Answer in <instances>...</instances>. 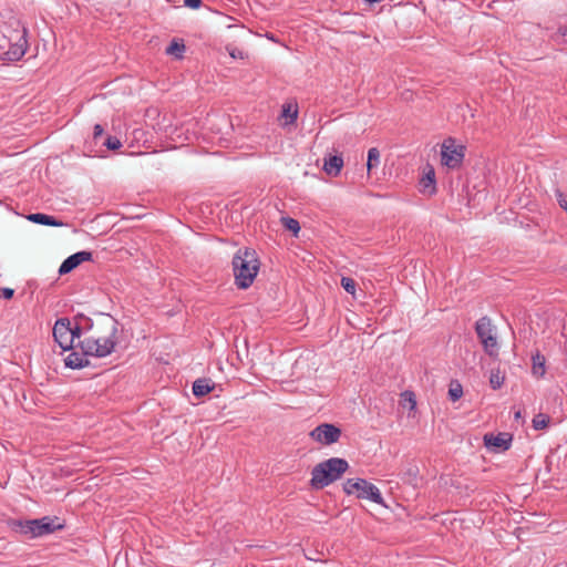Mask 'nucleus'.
Masks as SVG:
<instances>
[{"instance_id": "f257e3e1", "label": "nucleus", "mask_w": 567, "mask_h": 567, "mask_svg": "<svg viewBox=\"0 0 567 567\" xmlns=\"http://www.w3.org/2000/svg\"><path fill=\"white\" fill-rule=\"evenodd\" d=\"M118 322L106 315L99 324L95 334L79 341L80 350L96 358L111 354L117 343Z\"/></svg>"}, {"instance_id": "f03ea898", "label": "nucleus", "mask_w": 567, "mask_h": 567, "mask_svg": "<svg viewBox=\"0 0 567 567\" xmlns=\"http://www.w3.org/2000/svg\"><path fill=\"white\" fill-rule=\"evenodd\" d=\"M233 271L235 277V285L239 289H248L260 267V261L255 249L240 248L233 257Z\"/></svg>"}, {"instance_id": "7ed1b4c3", "label": "nucleus", "mask_w": 567, "mask_h": 567, "mask_svg": "<svg viewBox=\"0 0 567 567\" xmlns=\"http://www.w3.org/2000/svg\"><path fill=\"white\" fill-rule=\"evenodd\" d=\"M349 468L344 458L331 457L317 464L311 471L310 486L322 489L339 480Z\"/></svg>"}, {"instance_id": "20e7f679", "label": "nucleus", "mask_w": 567, "mask_h": 567, "mask_svg": "<svg viewBox=\"0 0 567 567\" xmlns=\"http://www.w3.org/2000/svg\"><path fill=\"white\" fill-rule=\"evenodd\" d=\"M12 527L21 534L34 538L62 530L65 524L56 516H44L38 519L13 520Z\"/></svg>"}, {"instance_id": "39448f33", "label": "nucleus", "mask_w": 567, "mask_h": 567, "mask_svg": "<svg viewBox=\"0 0 567 567\" xmlns=\"http://www.w3.org/2000/svg\"><path fill=\"white\" fill-rule=\"evenodd\" d=\"M343 492L348 495H355L361 499H369L379 505H384L380 489L364 478H348L343 483Z\"/></svg>"}, {"instance_id": "423d86ee", "label": "nucleus", "mask_w": 567, "mask_h": 567, "mask_svg": "<svg viewBox=\"0 0 567 567\" xmlns=\"http://www.w3.org/2000/svg\"><path fill=\"white\" fill-rule=\"evenodd\" d=\"M10 50L4 53V60L19 61L23 58L28 49V29L18 24V28H7Z\"/></svg>"}, {"instance_id": "0eeeda50", "label": "nucleus", "mask_w": 567, "mask_h": 567, "mask_svg": "<svg viewBox=\"0 0 567 567\" xmlns=\"http://www.w3.org/2000/svg\"><path fill=\"white\" fill-rule=\"evenodd\" d=\"M475 332L481 343L483 344L484 351L489 357L498 355V343L494 333V327L487 316L480 318L475 323Z\"/></svg>"}, {"instance_id": "6e6552de", "label": "nucleus", "mask_w": 567, "mask_h": 567, "mask_svg": "<svg viewBox=\"0 0 567 567\" xmlns=\"http://www.w3.org/2000/svg\"><path fill=\"white\" fill-rule=\"evenodd\" d=\"M466 147L462 144H456L455 138L449 137L444 140L441 146V162L443 165L451 169L461 167L465 157Z\"/></svg>"}, {"instance_id": "1a4fd4ad", "label": "nucleus", "mask_w": 567, "mask_h": 567, "mask_svg": "<svg viewBox=\"0 0 567 567\" xmlns=\"http://www.w3.org/2000/svg\"><path fill=\"white\" fill-rule=\"evenodd\" d=\"M341 429L332 423H321L310 431L309 436L312 441L321 445H332L341 437Z\"/></svg>"}, {"instance_id": "9d476101", "label": "nucleus", "mask_w": 567, "mask_h": 567, "mask_svg": "<svg viewBox=\"0 0 567 567\" xmlns=\"http://www.w3.org/2000/svg\"><path fill=\"white\" fill-rule=\"evenodd\" d=\"M53 338L63 351L79 348V342L76 346H72L71 321L69 318H60L55 321Z\"/></svg>"}, {"instance_id": "9b49d317", "label": "nucleus", "mask_w": 567, "mask_h": 567, "mask_svg": "<svg viewBox=\"0 0 567 567\" xmlns=\"http://www.w3.org/2000/svg\"><path fill=\"white\" fill-rule=\"evenodd\" d=\"M513 435L506 432L494 435L492 433L484 435V444L495 452H504L511 447Z\"/></svg>"}, {"instance_id": "f8f14e48", "label": "nucleus", "mask_w": 567, "mask_h": 567, "mask_svg": "<svg viewBox=\"0 0 567 567\" xmlns=\"http://www.w3.org/2000/svg\"><path fill=\"white\" fill-rule=\"evenodd\" d=\"M93 255L91 251H78L71 256H69L60 266L59 274L60 275H66L71 272L73 269H75L78 266H80L84 261L92 260Z\"/></svg>"}, {"instance_id": "ddd939ff", "label": "nucleus", "mask_w": 567, "mask_h": 567, "mask_svg": "<svg viewBox=\"0 0 567 567\" xmlns=\"http://www.w3.org/2000/svg\"><path fill=\"white\" fill-rule=\"evenodd\" d=\"M72 350L73 351L64 359V363L68 368L81 369L90 365L87 357H90L91 354L84 353L83 350H81L80 352L76 351L75 349Z\"/></svg>"}, {"instance_id": "4468645a", "label": "nucleus", "mask_w": 567, "mask_h": 567, "mask_svg": "<svg viewBox=\"0 0 567 567\" xmlns=\"http://www.w3.org/2000/svg\"><path fill=\"white\" fill-rule=\"evenodd\" d=\"M28 219L34 224L43 225V226H53V227H61L63 226V223L55 218L54 216L47 215L43 213H34L30 214L28 216Z\"/></svg>"}, {"instance_id": "2eb2a0df", "label": "nucleus", "mask_w": 567, "mask_h": 567, "mask_svg": "<svg viewBox=\"0 0 567 567\" xmlns=\"http://www.w3.org/2000/svg\"><path fill=\"white\" fill-rule=\"evenodd\" d=\"M343 166V158L341 155H330L324 161L323 169L330 176H338Z\"/></svg>"}, {"instance_id": "dca6fc26", "label": "nucleus", "mask_w": 567, "mask_h": 567, "mask_svg": "<svg viewBox=\"0 0 567 567\" xmlns=\"http://www.w3.org/2000/svg\"><path fill=\"white\" fill-rule=\"evenodd\" d=\"M546 358L539 351L532 355V373L534 377L540 379L546 373Z\"/></svg>"}, {"instance_id": "f3484780", "label": "nucleus", "mask_w": 567, "mask_h": 567, "mask_svg": "<svg viewBox=\"0 0 567 567\" xmlns=\"http://www.w3.org/2000/svg\"><path fill=\"white\" fill-rule=\"evenodd\" d=\"M214 389V383L210 379L202 378L197 379L193 383V394L196 398H202L208 394Z\"/></svg>"}, {"instance_id": "a211bd4d", "label": "nucleus", "mask_w": 567, "mask_h": 567, "mask_svg": "<svg viewBox=\"0 0 567 567\" xmlns=\"http://www.w3.org/2000/svg\"><path fill=\"white\" fill-rule=\"evenodd\" d=\"M421 190L430 195L436 193L435 173L430 168L420 181Z\"/></svg>"}, {"instance_id": "6ab92c4d", "label": "nucleus", "mask_w": 567, "mask_h": 567, "mask_svg": "<svg viewBox=\"0 0 567 567\" xmlns=\"http://www.w3.org/2000/svg\"><path fill=\"white\" fill-rule=\"evenodd\" d=\"M281 117L285 118V124H292L296 122L298 117V106L297 104L292 105L290 103H286L282 105Z\"/></svg>"}, {"instance_id": "aec40b11", "label": "nucleus", "mask_w": 567, "mask_h": 567, "mask_svg": "<svg viewBox=\"0 0 567 567\" xmlns=\"http://www.w3.org/2000/svg\"><path fill=\"white\" fill-rule=\"evenodd\" d=\"M380 164V152L377 147H371L368 151V161H367V168L368 173L371 172L373 167H377Z\"/></svg>"}, {"instance_id": "412c9836", "label": "nucleus", "mask_w": 567, "mask_h": 567, "mask_svg": "<svg viewBox=\"0 0 567 567\" xmlns=\"http://www.w3.org/2000/svg\"><path fill=\"white\" fill-rule=\"evenodd\" d=\"M281 224L282 226L293 233L295 235H297L300 230V225H299V221L295 218H291V217H281Z\"/></svg>"}, {"instance_id": "4be33fe9", "label": "nucleus", "mask_w": 567, "mask_h": 567, "mask_svg": "<svg viewBox=\"0 0 567 567\" xmlns=\"http://www.w3.org/2000/svg\"><path fill=\"white\" fill-rule=\"evenodd\" d=\"M549 421H550V419L548 415L539 413V414L535 415L533 419V427L535 430H544L548 426Z\"/></svg>"}, {"instance_id": "5701e85b", "label": "nucleus", "mask_w": 567, "mask_h": 567, "mask_svg": "<svg viewBox=\"0 0 567 567\" xmlns=\"http://www.w3.org/2000/svg\"><path fill=\"white\" fill-rule=\"evenodd\" d=\"M185 51V44L182 42H177L173 40L169 45L166 48L167 54H174L176 56H181V54Z\"/></svg>"}, {"instance_id": "b1692460", "label": "nucleus", "mask_w": 567, "mask_h": 567, "mask_svg": "<svg viewBox=\"0 0 567 567\" xmlns=\"http://www.w3.org/2000/svg\"><path fill=\"white\" fill-rule=\"evenodd\" d=\"M504 375L501 374L499 370L492 371L491 378H489V384L492 389L497 390L499 389L504 383Z\"/></svg>"}, {"instance_id": "393cba45", "label": "nucleus", "mask_w": 567, "mask_h": 567, "mask_svg": "<svg viewBox=\"0 0 567 567\" xmlns=\"http://www.w3.org/2000/svg\"><path fill=\"white\" fill-rule=\"evenodd\" d=\"M463 395V389H462V385L456 382L455 384H451L450 385V389H449V396L450 399L455 402L457 401L458 399H461V396Z\"/></svg>"}, {"instance_id": "a878e982", "label": "nucleus", "mask_w": 567, "mask_h": 567, "mask_svg": "<svg viewBox=\"0 0 567 567\" xmlns=\"http://www.w3.org/2000/svg\"><path fill=\"white\" fill-rule=\"evenodd\" d=\"M341 286H342V288H343L348 293H351V295H354V293H355L357 282L354 281V279H352V278H350V277H342V279H341Z\"/></svg>"}, {"instance_id": "bb28decb", "label": "nucleus", "mask_w": 567, "mask_h": 567, "mask_svg": "<svg viewBox=\"0 0 567 567\" xmlns=\"http://www.w3.org/2000/svg\"><path fill=\"white\" fill-rule=\"evenodd\" d=\"M8 50H10V42L8 39V33L2 32L0 34V56H1V59L4 60V53H7Z\"/></svg>"}, {"instance_id": "cd10ccee", "label": "nucleus", "mask_w": 567, "mask_h": 567, "mask_svg": "<svg viewBox=\"0 0 567 567\" xmlns=\"http://www.w3.org/2000/svg\"><path fill=\"white\" fill-rule=\"evenodd\" d=\"M104 145L111 151L118 150L122 146L120 140L115 136H109L104 142Z\"/></svg>"}, {"instance_id": "c85d7f7f", "label": "nucleus", "mask_w": 567, "mask_h": 567, "mask_svg": "<svg viewBox=\"0 0 567 567\" xmlns=\"http://www.w3.org/2000/svg\"><path fill=\"white\" fill-rule=\"evenodd\" d=\"M567 35V27H559L557 32L553 35L555 41L565 40Z\"/></svg>"}, {"instance_id": "c756f323", "label": "nucleus", "mask_w": 567, "mask_h": 567, "mask_svg": "<svg viewBox=\"0 0 567 567\" xmlns=\"http://www.w3.org/2000/svg\"><path fill=\"white\" fill-rule=\"evenodd\" d=\"M81 333H82V329L79 324H76L74 327L71 326L72 346H75L74 340L80 339Z\"/></svg>"}, {"instance_id": "7c9ffc66", "label": "nucleus", "mask_w": 567, "mask_h": 567, "mask_svg": "<svg viewBox=\"0 0 567 567\" xmlns=\"http://www.w3.org/2000/svg\"><path fill=\"white\" fill-rule=\"evenodd\" d=\"M202 4V0H184V6L190 9H199Z\"/></svg>"}, {"instance_id": "2f4dec72", "label": "nucleus", "mask_w": 567, "mask_h": 567, "mask_svg": "<svg viewBox=\"0 0 567 567\" xmlns=\"http://www.w3.org/2000/svg\"><path fill=\"white\" fill-rule=\"evenodd\" d=\"M403 396L408 399V403H410V409L413 410L416 405L413 392L405 391L403 393Z\"/></svg>"}, {"instance_id": "473e14b6", "label": "nucleus", "mask_w": 567, "mask_h": 567, "mask_svg": "<svg viewBox=\"0 0 567 567\" xmlns=\"http://www.w3.org/2000/svg\"><path fill=\"white\" fill-rule=\"evenodd\" d=\"M1 297L4 298V299H11L14 295V290L11 289V288H1Z\"/></svg>"}, {"instance_id": "72a5a7b5", "label": "nucleus", "mask_w": 567, "mask_h": 567, "mask_svg": "<svg viewBox=\"0 0 567 567\" xmlns=\"http://www.w3.org/2000/svg\"><path fill=\"white\" fill-rule=\"evenodd\" d=\"M103 135V127L100 124H95L93 128V138L97 140L100 136Z\"/></svg>"}, {"instance_id": "f704fd0d", "label": "nucleus", "mask_w": 567, "mask_h": 567, "mask_svg": "<svg viewBox=\"0 0 567 567\" xmlns=\"http://www.w3.org/2000/svg\"><path fill=\"white\" fill-rule=\"evenodd\" d=\"M520 416H522L520 411H517V412L515 413V419H519Z\"/></svg>"}]
</instances>
